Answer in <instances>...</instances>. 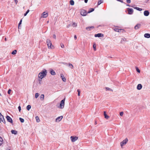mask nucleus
I'll return each mask as SVG.
<instances>
[{
    "label": "nucleus",
    "mask_w": 150,
    "mask_h": 150,
    "mask_svg": "<svg viewBox=\"0 0 150 150\" xmlns=\"http://www.w3.org/2000/svg\"><path fill=\"white\" fill-rule=\"evenodd\" d=\"M3 143V138L0 137V146H1Z\"/></svg>",
    "instance_id": "4be33fe9"
},
{
    "label": "nucleus",
    "mask_w": 150,
    "mask_h": 150,
    "mask_svg": "<svg viewBox=\"0 0 150 150\" xmlns=\"http://www.w3.org/2000/svg\"><path fill=\"white\" fill-rule=\"evenodd\" d=\"M88 0H84V2L85 3H87Z\"/></svg>",
    "instance_id": "6e6d98bb"
},
{
    "label": "nucleus",
    "mask_w": 150,
    "mask_h": 150,
    "mask_svg": "<svg viewBox=\"0 0 150 150\" xmlns=\"http://www.w3.org/2000/svg\"><path fill=\"white\" fill-rule=\"evenodd\" d=\"M94 28V27L93 26H91L88 27L86 28V29L88 31H90L91 30V29H92Z\"/></svg>",
    "instance_id": "dca6fc26"
},
{
    "label": "nucleus",
    "mask_w": 150,
    "mask_h": 150,
    "mask_svg": "<svg viewBox=\"0 0 150 150\" xmlns=\"http://www.w3.org/2000/svg\"><path fill=\"white\" fill-rule=\"evenodd\" d=\"M18 110H19V112H21V107L20 105H19L18 107Z\"/></svg>",
    "instance_id": "37998d69"
},
{
    "label": "nucleus",
    "mask_w": 150,
    "mask_h": 150,
    "mask_svg": "<svg viewBox=\"0 0 150 150\" xmlns=\"http://www.w3.org/2000/svg\"><path fill=\"white\" fill-rule=\"evenodd\" d=\"M44 94H42L41 95L40 98L41 100H43L44 99Z\"/></svg>",
    "instance_id": "cd10ccee"
},
{
    "label": "nucleus",
    "mask_w": 150,
    "mask_h": 150,
    "mask_svg": "<svg viewBox=\"0 0 150 150\" xmlns=\"http://www.w3.org/2000/svg\"><path fill=\"white\" fill-rule=\"evenodd\" d=\"M5 40H6V38H5Z\"/></svg>",
    "instance_id": "680f3d73"
},
{
    "label": "nucleus",
    "mask_w": 150,
    "mask_h": 150,
    "mask_svg": "<svg viewBox=\"0 0 150 150\" xmlns=\"http://www.w3.org/2000/svg\"><path fill=\"white\" fill-rule=\"evenodd\" d=\"M142 86L141 84H139L137 86V89L138 90H140L142 89Z\"/></svg>",
    "instance_id": "f3484780"
},
{
    "label": "nucleus",
    "mask_w": 150,
    "mask_h": 150,
    "mask_svg": "<svg viewBox=\"0 0 150 150\" xmlns=\"http://www.w3.org/2000/svg\"><path fill=\"white\" fill-rule=\"evenodd\" d=\"M72 25L74 27H76L77 26V24L75 23H73V24H72Z\"/></svg>",
    "instance_id": "ea45409f"
},
{
    "label": "nucleus",
    "mask_w": 150,
    "mask_h": 150,
    "mask_svg": "<svg viewBox=\"0 0 150 150\" xmlns=\"http://www.w3.org/2000/svg\"><path fill=\"white\" fill-rule=\"evenodd\" d=\"M65 100V98H64L60 102V108L61 109L63 108L64 107Z\"/></svg>",
    "instance_id": "7ed1b4c3"
},
{
    "label": "nucleus",
    "mask_w": 150,
    "mask_h": 150,
    "mask_svg": "<svg viewBox=\"0 0 150 150\" xmlns=\"http://www.w3.org/2000/svg\"><path fill=\"white\" fill-rule=\"evenodd\" d=\"M70 139L71 141L74 142L78 139V137L76 136H71L70 137Z\"/></svg>",
    "instance_id": "423d86ee"
},
{
    "label": "nucleus",
    "mask_w": 150,
    "mask_h": 150,
    "mask_svg": "<svg viewBox=\"0 0 150 150\" xmlns=\"http://www.w3.org/2000/svg\"><path fill=\"white\" fill-rule=\"evenodd\" d=\"M104 115L105 118L107 119H108L109 118V117L106 114V112L105 111L104 112Z\"/></svg>",
    "instance_id": "a211bd4d"
},
{
    "label": "nucleus",
    "mask_w": 150,
    "mask_h": 150,
    "mask_svg": "<svg viewBox=\"0 0 150 150\" xmlns=\"http://www.w3.org/2000/svg\"><path fill=\"white\" fill-rule=\"evenodd\" d=\"M31 108V106L30 105H28L26 107L27 109L28 110H29Z\"/></svg>",
    "instance_id": "c756f323"
},
{
    "label": "nucleus",
    "mask_w": 150,
    "mask_h": 150,
    "mask_svg": "<svg viewBox=\"0 0 150 150\" xmlns=\"http://www.w3.org/2000/svg\"><path fill=\"white\" fill-rule=\"evenodd\" d=\"M141 26V25L140 24H137L134 27V29L135 30H137Z\"/></svg>",
    "instance_id": "4468645a"
},
{
    "label": "nucleus",
    "mask_w": 150,
    "mask_h": 150,
    "mask_svg": "<svg viewBox=\"0 0 150 150\" xmlns=\"http://www.w3.org/2000/svg\"><path fill=\"white\" fill-rule=\"evenodd\" d=\"M61 46L62 48H64V45L62 44H61Z\"/></svg>",
    "instance_id": "de8ad7c7"
},
{
    "label": "nucleus",
    "mask_w": 150,
    "mask_h": 150,
    "mask_svg": "<svg viewBox=\"0 0 150 150\" xmlns=\"http://www.w3.org/2000/svg\"><path fill=\"white\" fill-rule=\"evenodd\" d=\"M0 96H1V94L0 93Z\"/></svg>",
    "instance_id": "e2e57ef3"
},
{
    "label": "nucleus",
    "mask_w": 150,
    "mask_h": 150,
    "mask_svg": "<svg viewBox=\"0 0 150 150\" xmlns=\"http://www.w3.org/2000/svg\"><path fill=\"white\" fill-rule=\"evenodd\" d=\"M134 8L135 9H137V10H138L139 11H141L142 10V8L138 7H134Z\"/></svg>",
    "instance_id": "c85d7f7f"
},
{
    "label": "nucleus",
    "mask_w": 150,
    "mask_h": 150,
    "mask_svg": "<svg viewBox=\"0 0 150 150\" xmlns=\"http://www.w3.org/2000/svg\"><path fill=\"white\" fill-rule=\"evenodd\" d=\"M60 77L62 78V81L64 82H65L66 81V79L65 77H64V75L62 74H60Z\"/></svg>",
    "instance_id": "f8f14e48"
},
{
    "label": "nucleus",
    "mask_w": 150,
    "mask_h": 150,
    "mask_svg": "<svg viewBox=\"0 0 150 150\" xmlns=\"http://www.w3.org/2000/svg\"><path fill=\"white\" fill-rule=\"evenodd\" d=\"M40 94L38 93H36L35 94V98H37L39 96Z\"/></svg>",
    "instance_id": "2f4dec72"
},
{
    "label": "nucleus",
    "mask_w": 150,
    "mask_h": 150,
    "mask_svg": "<svg viewBox=\"0 0 150 150\" xmlns=\"http://www.w3.org/2000/svg\"><path fill=\"white\" fill-rule=\"evenodd\" d=\"M47 73V70L44 69L38 75V77L39 78V81H42V79L46 76Z\"/></svg>",
    "instance_id": "f257e3e1"
},
{
    "label": "nucleus",
    "mask_w": 150,
    "mask_h": 150,
    "mask_svg": "<svg viewBox=\"0 0 150 150\" xmlns=\"http://www.w3.org/2000/svg\"><path fill=\"white\" fill-rule=\"evenodd\" d=\"M123 112H120V115L121 116H123Z\"/></svg>",
    "instance_id": "a18cd8bd"
},
{
    "label": "nucleus",
    "mask_w": 150,
    "mask_h": 150,
    "mask_svg": "<svg viewBox=\"0 0 150 150\" xmlns=\"http://www.w3.org/2000/svg\"><path fill=\"white\" fill-rule=\"evenodd\" d=\"M6 118L7 120V121L11 123H13V120L9 116L7 115L6 116Z\"/></svg>",
    "instance_id": "0eeeda50"
},
{
    "label": "nucleus",
    "mask_w": 150,
    "mask_h": 150,
    "mask_svg": "<svg viewBox=\"0 0 150 150\" xmlns=\"http://www.w3.org/2000/svg\"><path fill=\"white\" fill-rule=\"evenodd\" d=\"M22 19H21V20L20 21L18 24V28H19L20 27V25L21 24V23H22Z\"/></svg>",
    "instance_id": "c9c22d12"
},
{
    "label": "nucleus",
    "mask_w": 150,
    "mask_h": 150,
    "mask_svg": "<svg viewBox=\"0 0 150 150\" xmlns=\"http://www.w3.org/2000/svg\"><path fill=\"white\" fill-rule=\"evenodd\" d=\"M11 91V89H9L8 91V93L9 94H10Z\"/></svg>",
    "instance_id": "a19ab883"
},
{
    "label": "nucleus",
    "mask_w": 150,
    "mask_h": 150,
    "mask_svg": "<svg viewBox=\"0 0 150 150\" xmlns=\"http://www.w3.org/2000/svg\"><path fill=\"white\" fill-rule=\"evenodd\" d=\"M88 13V12L84 10H82L80 12L82 16H86Z\"/></svg>",
    "instance_id": "20e7f679"
},
{
    "label": "nucleus",
    "mask_w": 150,
    "mask_h": 150,
    "mask_svg": "<svg viewBox=\"0 0 150 150\" xmlns=\"http://www.w3.org/2000/svg\"><path fill=\"white\" fill-rule=\"evenodd\" d=\"M50 73L53 75H55L56 74L55 72L52 69L50 70Z\"/></svg>",
    "instance_id": "aec40b11"
},
{
    "label": "nucleus",
    "mask_w": 150,
    "mask_h": 150,
    "mask_svg": "<svg viewBox=\"0 0 150 150\" xmlns=\"http://www.w3.org/2000/svg\"><path fill=\"white\" fill-rule=\"evenodd\" d=\"M114 30L115 31L119 32V33L121 32V30H123V31L124 30L122 29H118V28H115L114 29Z\"/></svg>",
    "instance_id": "2eb2a0df"
},
{
    "label": "nucleus",
    "mask_w": 150,
    "mask_h": 150,
    "mask_svg": "<svg viewBox=\"0 0 150 150\" xmlns=\"http://www.w3.org/2000/svg\"><path fill=\"white\" fill-rule=\"evenodd\" d=\"M144 13L145 16H147L149 15V13L148 11L146 10L144 11Z\"/></svg>",
    "instance_id": "ddd939ff"
},
{
    "label": "nucleus",
    "mask_w": 150,
    "mask_h": 150,
    "mask_svg": "<svg viewBox=\"0 0 150 150\" xmlns=\"http://www.w3.org/2000/svg\"><path fill=\"white\" fill-rule=\"evenodd\" d=\"M126 1L128 4H130L131 3V0H126Z\"/></svg>",
    "instance_id": "c03bdc74"
},
{
    "label": "nucleus",
    "mask_w": 150,
    "mask_h": 150,
    "mask_svg": "<svg viewBox=\"0 0 150 150\" xmlns=\"http://www.w3.org/2000/svg\"><path fill=\"white\" fill-rule=\"evenodd\" d=\"M63 117L62 116H60L58 117H57L56 119V122H59L60 121H61L62 118H63Z\"/></svg>",
    "instance_id": "9d476101"
},
{
    "label": "nucleus",
    "mask_w": 150,
    "mask_h": 150,
    "mask_svg": "<svg viewBox=\"0 0 150 150\" xmlns=\"http://www.w3.org/2000/svg\"><path fill=\"white\" fill-rule=\"evenodd\" d=\"M14 1L16 3V4L18 2L17 0H14Z\"/></svg>",
    "instance_id": "603ef678"
},
{
    "label": "nucleus",
    "mask_w": 150,
    "mask_h": 150,
    "mask_svg": "<svg viewBox=\"0 0 150 150\" xmlns=\"http://www.w3.org/2000/svg\"><path fill=\"white\" fill-rule=\"evenodd\" d=\"M106 88V90L107 91H112V90L111 89V88H108V87H106L105 88Z\"/></svg>",
    "instance_id": "e433bc0d"
},
{
    "label": "nucleus",
    "mask_w": 150,
    "mask_h": 150,
    "mask_svg": "<svg viewBox=\"0 0 150 150\" xmlns=\"http://www.w3.org/2000/svg\"><path fill=\"white\" fill-rule=\"evenodd\" d=\"M71 25L70 24H68V25H67V27L68 28L69 27L71 26Z\"/></svg>",
    "instance_id": "5fc2aeb1"
},
{
    "label": "nucleus",
    "mask_w": 150,
    "mask_h": 150,
    "mask_svg": "<svg viewBox=\"0 0 150 150\" xmlns=\"http://www.w3.org/2000/svg\"><path fill=\"white\" fill-rule=\"evenodd\" d=\"M63 64H67V63H64H64H63Z\"/></svg>",
    "instance_id": "bf43d9fd"
},
{
    "label": "nucleus",
    "mask_w": 150,
    "mask_h": 150,
    "mask_svg": "<svg viewBox=\"0 0 150 150\" xmlns=\"http://www.w3.org/2000/svg\"><path fill=\"white\" fill-rule=\"evenodd\" d=\"M53 38H54L56 39V36L54 34L53 35Z\"/></svg>",
    "instance_id": "3c124183"
},
{
    "label": "nucleus",
    "mask_w": 150,
    "mask_h": 150,
    "mask_svg": "<svg viewBox=\"0 0 150 150\" xmlns=\"http://www.w3.org/2000/svg\"><path fill=\"white\" fill-rule=\"evenodd\" d=\"M1 122H2L3 123H4V124H5L6 121H5V120L4 118V119H3V120H2V121H1Z\"/></svg>",
    "instance_id": "49530a36"
},
{
    "label": "nucleus",
    "mask_w": 150,
    "mask_h": 150,
    "mask_svg": "<svg viewBox=\"0 0 150 150\" xmlns=\"http://www.w3.org/2000/svg\"><path fill=\"white\" fill-rule=\"evenodd\" d=\"M35 119H36V122H40V120L39 118V117L38 116H36L35 117Z\"/></svg>",
    "instance_id": "393cba45"
},
{
    "label": "nucleus",
    "mask_w": 150,
    "mask_h": 150,
    "mask_svg": "<svg viewBox=\"0 0 150 150\" xmlns=\"http://www.w3.org/2000/svg\"><path fill=\"white\" fill-rule=\"evenodd\" d=\"M128 141V140L127 138H126L124 140L120 143V145L122 147L124 145L126 144Z\"/></svg>",
    "instance_id": "39448f33"
},
{
    "label": "nucleus",
    "mask_w": 150,
    "mask_h": 150,
    "mask_svg": "<svg viewBox=\"0 0 150 150\" xmlns=\"http://www.w3.org/2000/svg\"><path fill=\"white\" fill-rule=\"evenodd\" d=\"M103 0H100L98 1V5H100L101 4L103 3Z\"/></svg>",
    "instance_id": "bb28decb"
},
{
    "label": "nucleus",
    "mask_w": 150,
    "mask_h": 150,
    "mask_svg": "<svg viewBox=\"0 0 150 150\" xmlns=\"http://www.w3.org/2000/svg\"><path fill=\"white\" fill-rule=\"evenodd\" d=\"M8 150H11L10 149H8Z\"/></svg>",
    "instance_id": "69168bd1"
},
{
    "label": "nucleus",
    "mask_w": 150,
    "mask_h": 150,
    "mask_svg": "<svg viewBox=\"0 0 150 150\" xmlns=\"http://www.w3.org/2000/svg\"><path fill=\"white\" fill-rule=\"evenodd\" d=\"M74 38L75 40H76L77 39V36L76 35H75L74 36Z\"/></svg>",
    "instance_id": "864d4df0"
},
{
    "label": "nucleus",
    "mask_w": 150,
    "mask_h": 150,
    "mask_svg": "<svg viewBox=\"0 0 150 150\" xmlns=\"http://www.w3.org/2000/svg\"><path fill=\"white\" fill-rule=\"evenodd\" d=\"M30 11V10H29L28 9L27 10V11H26V12L24 14V16H25L27 15V14Z\"/></svg>",
    "instance_id": "f704fd0d"
},
{
    "label": "nucleus",
    "mask_w": 150,
    "mask_h": 150,
    "mask_svg": "<svg viewBox=\"0 0 150 150\" xmlns=\"http://www.w3.org/2000/svg\"><path fill=\"white\" fill-rule=\"evenodd\" d=\"M39 81V83H40H40H41L40 82H41V81Z\"/></svg>",
    "instance_id": "052dcab7"
},
{
    "label": "nucleus",
    "mask_w": 150,
    "mask_h": 150,
    "mask_svg": "<svg viewBox=\"0 0 150 150\" xmlns=\"http://www.w3.org/2000/svg\"><path fill=\"white\" fill-rule=\"evenodd\" d=\"M127 6H129V7H131V6H130V5L129 4H127Z\"/></svg>",
    "instance_id": "13d9d810"
},
{
    "label": "nucleus",
    "mask_w": 150,
    "mask_h": 150,
    "mask_svg": "<svg viewBox=\"0 0 150 150\" xmlns=\"http://www.w3.org/2000/svg\"><path fill=\"white\" fill-rule=\"evenodd\" d=\"M19 119L21 122L23 123L24 122V120L21 117H20Z\"/></svg>",
    "instance_id": "7c9ffc66"
},
{
    "label": "nucleus",
    "mask_w": 150,
    "mask_h": 150,
    "mask_svg": "<svg viewBox=\"0 0 150 150\" xmlns=\"http://www.w3.org/2000/svg\"><path fill=\"white\" fill-rule=\"evenodd\" d=\"M136 70L139 73H140V71L139 69L137 67H136Z\"/></svg>",
    "instance_id": "4c0bfd02"
},
{
    "label": "nucleus",
    "mask_w": 150,
    "mask_h": 150,
    "mask_svg": "<svg viewBox=\"0 0 150 150\" xmlns=\"http://www.w3.org/2000/svg\"><path fill=\"white\" fill-rule=\"evenodd\" d=\"M117 1L121 2L122 3H124L122 0H117Z\"/></svg>",
    "instance_id": "09e8293b"
},
{
    "label": "nucleus",
    "mask_w": 150,
    "mask_h": 150,
    "mask_svg": "<svg viewBox=\"0 0 150 150\" xmlns=\"http://www.w3.org/2000/svg\"><path fill=\"white\" fill-rule=\"evenodd\" d=\"M97 124V123L96 121H95V125H96Z\"/></svg>",
    "instance_id": "4d7b16f0"
},
{
    "label": "nucleus",
    "mask_w": 150,
    "mask_h": 150,
    "mask_svg": "<svg viewBox=\"0 0 150 150\" xmlns=\"http://www.w3.org/2000/svg\"><path fill=\"white\" fill-rule=\"evenodd\" d=\"M3 119H4V116L1 114H0V123H1V121H2V120H3Z\"/></svg>",
    "instance_id": "5701e85b"
},
{
    "label": "nucleus",
    "mask_w": 150,
    "mask_h": 150,
    "mask_svg": "<svg viewBox=\"0 0 150 150\" xmlns=\"http://www.w3.org/2000/svg\"><path fill=\"white\" fill-rule=\"evenodd\" d=\"M77 91L78 92V96H80V90L79 89H78L77 90Z\"/></svg>",
    "instance_id": "58836bf2"
},
{
    "label": "nucleus",
    "mask_w": 150,
    "mask_h": 150,
    "mask_svg": "<svg viewBox=\"0 0 150 150\" xmlns=\"http://www.w3.org/2000/svg\"><path fill=\"white\" fill-rule=\"evenodd\" d=\"M127 10L129 14H132L133 12V10L132 8H128Z\"/></svg>",
    "instance_id": "6e6552de"
},
{
    "label": "nucleus",
    "mask_w": 150,
    "mask_h": 150,
    "mask_svg": "<svg viewBox=\"0 0 150 150\" xmlns=\"http://www.w3.org/2000/svg\"><path fill=\"white\" fill-rule=\"evenodd\" d=\"M131 7H134L133 6H131Z\"/></svg>",
    "instance_id": "0e129e2a"
},
{
    "label": "nucleus",
    "mask_w": 150,
    "mask_h": 150,
    "mask_svg": "<svg viewBox=\"0 0 150 150\" xmlns=\"http://www.w3.org/2000/svg\"><path fill=\"white\" fill-rule=\"evenodd\" d=\"M47 45L48 46V47L50 48H52L53 47V46L52 45L51 42V41L49 39H47V40L46 41Z\"/></svg>",
    "instance_id": "f03ea898"
},
{
    "label": "nucleus",
    "mask_w": 150,
    "mask_h": 150,
    "mask_svg": "<svg viewBox=\"0 0 150 150\" xmlns=\"http://www.w3.org/2000/svg\"><path fill=\"white\" fill-rule=\"evenodd\" d=\"M149 0H145V3L146 4H147L148 3V1H149Z\"/></svg>",
    "instance_id": "8fccbe9b"
},
{
    "label": "nucleus",
    "mask_w": 150,
    "mask_h": 150,
    "mask_svg": "<svg viewBox=\"0 0 150 150\" xmlns=\"http://www.w3.org/2000/svg\"><path fill=\"white\" fill-rule=\"evenodd\" d=\"M93 48L94 49V50L96 51V45L95 44L93 45Z\"/></svg>",
    "instance_id": "79ce46f5"
},
{
    "label": "nucleus",
    "mask_w": 150,
    "mask_h": 150,
    "mask_svg": "<svg viewBox=\"0 0 150 150\" xmlns=\"http://www.w3.org/2000/svg\"><path fill=\"white\" fill-rule=\"evenodd\" d=\"M103 34H102L101 33H98L97 34H96L94 35V36L95 37H103Z\"/></svg>",
    "instance_id": "9b49d317"
},
{
    "label": "nucleus",
    "mask_w": 150,
    "mask_h": 150,
    "mask_svg": "<svg viewBox=\"0 0 150 150\" xmlns=\"http://www.w3.org/2000/svg\"><path fill=\"white\" fill-rule=\"evenodd\" d=\"M68 64L69 67H70L71 69H72L74 67L71 64L69 63Z\"/></svg>",
    "instance_id": "72a5a7b5"
},
{
    "label": "nucleus",
    "mask_w": 150,
    "mask_h": 150,
    "mask_svg": "<svg viewBox=\"0 0 150 150\" xmlns=\"http://www.w3.org/2000/svg\"><path fill=\"white\" fill-rule=\"evenodd\" d=\"M48 13H45V12H44L42 14L41 17L45 18L48 16Z\"/></svg>",
    "instance_id": "1a4fd4ad"
},
{
    "label": "nucleus",
    "mask_w": 150,
    "mask_h": 150,
    "mask_svg": "<svg viewBox=\"0 0 150 150\" xmlns=\"http://www.w3.org/2000/svg\"><path fill=\"white\" fill-rule=\"evenodd\" d=\"M94 10V9L93 8H91L90 9L89 11H88V13H90L93 11Z\"/></svg>",
    "instance_id": "a878e982"
},
{
    "label": "nucleus",
    "mask_w": 150,
    "mask_h": 150,
    "mask_svg": "<svg viewBox=\"0 0 150 150\" xmlns=\"http://www.w3.org/2000/svg\"><path fill=\"white\" fill-rule=\"evenodd\" d=\"M69 3L71 6H73L74 5V2L73 0H71L69 1Z\"/></svg>",
    "instance_id": "b1692460"
},
{
    "label": "nucleus",
    "mask_w": 150,
    "mask_h": 150,
    "mask_svg": "<svg viewBox=\"0 0 150 150\" xmlns=\"http://www.w3.org/2000/svg\"><path fill=\"white\" fill-rule=\"evenodd\" d=\"M144 37L147 38H150V34L149 33H145L144 35Z\"/></svg>",
    "instance_id": "6ab92c4d"
},
{
    "label": "nucleus",
    "mask_w": 150,
    "mask_h": 150,
    "mask_svg": "<svg viewBox=\"0 0 150 150\" xmlns=\"http://www.w3.org/2000/svg\"><path fill=\"white\" fill-rule=\"evenodd\" d=\"M16 52L17 50H15L11 52V54H16Z\"/></svg>",
    "instance_id": "473e14b6"
},
{
    "label": "nucleus",
    "mask_w": 150,
    "mask_h": 150,
    "mask_svg": "<svg viewBox=\"0 0 150 150\" xmlns=\"http://www.w3.org/2000/svg\"><path fill=\"white\" fill-rule=\"evenodd\" d=\"M11 132L12 134H14L15 135H16L17 134V132L15 130H11Z\"/></svg>",
    "instance_id": "412c9836"
}]
</instances>
